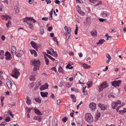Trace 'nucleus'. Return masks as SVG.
<instances>
[{"mask_svg":"<svg viewBox=\"0 0 126 126\" xmlns=\"http://www.w3.org/2000/svg\"><path fill=\"white\" fill-rule=\"evenodd\" d=\"M32 65L34 66L33 70L34 71L39 69V66L40 64V62L38 60H34L33 61H31Z\"/></svg>","mask_w":126,"mask_h":126,"instance_id":"nucleus-1","label":"nucleus"},{"mask_svg":"<svg viewBox=\"0 0 126 126\" xmlns=\"http://www.w3.org/2000/svg\"><path fill=\"white\" fill-rule=\"evenodd\" d=\"M85 119L86 121L90 123H92L93 121V117L90 113H87L85 114Z\"/></svg>","mask_w":126,"mask_h":126,"instance_id":"nucleus-2","label":"nucleus"},{"mask_svg":"<svg viewBox=\"0 0 126 126\" xmlns=\"http://www.w3.org/2000/svg\"><path fill=\"white\" fill-rule=\"evenodd\" d=\"M109 85L106 81L103 82L98 87V91L100 92L102 91L104 89L108 87Z\"/></svg>","mask_w":126,"mask_h":126,"instance_id":"nucleus-3","label":"nucleus"},{"mask_svg":"<svg viewBox=\"0 0 126 126\" xmlns=\"http://www.w3.org/2000/svg\"><path fill=\"white\" fill-rule=\"evenodd\" d=\"M23 21L24 22H26L27 24L29 25L30 23H35V21L34 19L31 18L30 17H26L23 19Z\"/></svg>","mask_w":126,"mask_h":126,"instance_id":"nucleus-4","label":"nucleus"},{"mask_svg":"<svg viewBox=\"0 0 126 126\" xmlns=\"http://www.w3.org/2000/svg\"><path fill=\"white\" fill-rule=\"evenodd\" d=\"M65 32L66 35V38L67 40H68L71 35V29L70 27H69L68 29L66 30Z\"/></svg>","mask_w":126,"mask_h":126,"instance_id":"nucleus-5","label":"nucleus"},{"mask_svg":"<svg viewBox=\"0 0 126 126\" xmlns=\"http://www.w3.org/2000/svg\"><path fill=\"white\" fill-rule=\"evenodd\" d=\"M14 74L12 75V76L17 78L20 75V73L18 71L17 69H15L14 70Z\"/></svg>","mask_w":126,"mask_h":126,"instance_id":"nucleus-6","label":"nucleus"},{"mask_svg":"<svg viewBox=\"0 0 126 126\" xmlns=\"http://www.w3.org/2000/svg\"><path fill=\"white\" fill-rule=\"evenodd\" d=\"M121 82V81L120 80L118 81H113L112 83V86H118L119 85V84Z\"/></svg>","mask_w":126,"mask_h":126,"instance_id":"nucleus-7","label":"nucleus"},{"mask_svg":"<svg viewBox=\"0 0 126 126\" xmlns=\"http://www.w3.org/2000/svg\"><path fill=\"white\" fill-rule=\"evenodd\" d=\"M96 105L93 102L90 103L89 105V107L92 110L94 111L96 109L95 107Z\"/></svg>","mask_w":126,"mask_h":126,"instance_id":"nucleus-8","label":"nucleus"},{"mask_svg":"<svg viewBox=\"0 0 126 126\" xmlns=\"http://www.w3.org/2000/svg\"><path fill=\"white\" fill-rule=\"evenodd\" d=\"M98 106L103 110H104L106 109L107 106L106 105L99 103L98 104Z\"/></svg>","mask_w":126,"mask_h":126,"instance_id":"nucleus-9","label":"nucleus"},{"mask_svg":"<svg viewBox=\"0 0 126 126\" xmlns=\"http://www.w3.org/2000/svg\"><path fill=\"white\" fill-rule=\"evenodd\" d=\"M5 56H6V59L8 60H10L11 58V55L10 53L8 51L6 52L5 53Z\"/></svg>","mask_w":126,"mask_h":126,"instance_id":"nucleus-10","label":"nucleus"},{"mask_svg":"<svg viewBox=\"0 0 126 126\" xmlns=\"http://www.w3.org/2000/svg\"><path fill=\"white\" fill-rule=\"evenodd\" d=\"M48 85L47 83H46L45 84L43 85L42 87L40 88V89L41 91H42L43 90L47 89L48 88Z\"/></svg>","mask_w":126,"mask_h":126,"instance_id":"nucleus-11","label":"nucleus"},{"mask_svg":"<svg viewBox=\"0 0 126 126\" xmlns=\"http://www.w3.org/2000/svg\"><path fill=\"white\" fill-rule=\"evenodd\" d=\"M6 84L9 89H12V82L11 81L9 80L8 79L6 82Z\"/></svg>","mask_w":126,"mask_h":126,"instance_id":"nucleus-12","label":"nucleus"},{"mask_svg":"<svg viewBox=\"0 0 126 126\" xmlns=\"http://www.w3.org/2000/svg\"><path fill=\"white\" fill-rule=\"evenodd\" d=\"M16 52V49L15 47L13 46L11 49V53L13 54H15Z\"/></svg>","mask_w":126,"mask_h":126,"instance_id":"nucleus-13","label":"nucleus"},{"mask_svg":"<svg viewBox=\"0 0 126 126\" xmlns=\"http://www.w3.org/2000/svg\"><path fill=\"white\" fill-rule=\"evenodd\" d=\"M2 17H2V19L5 20H7L8 19L9 20L11 18L8 15L2 16Z\"/></svg>","mask_w":126,"mask_h":126,"instance_id":"nucleus-14","label":"nucleus"},{"mask_svg":"<svg viewBox=\"0 0 126 126\" xmlns=\"http://www.w3.org/2000/svg\"><path fill=\"white\" fill-rule=\"evenodd\" d=\"M4 53L3 50H0V59L1 60H3L4 59Z\"/></svg>","mask_w":126,"mask_h":126,"instance_id":"nucleus-15","label":"nucleus"},{"mask_svg":"<svg viewBox=\"0 0 126 126\" xmlns=\"http://www.w3.org/2000/svg\"><path fill=\"white\" fill-rule=\"evenodd\" d=\"M31 44L32 47H33L35 49H36L37 48V44L35 42L33 41H31Z\"/></svg>","mask_w":126,"mask_h":126,"instance_id":"nucleus-16","label":"nucleus"},{"mask_svg":"<svg viewBox=\"0 0 126 126\" xmlns=\"http://www.w3.org/2000/svg\"><path fill=\"white\" fill-rule=\"evenodd\" d=\"M94 4H95L94 5V6H96L99 5L101 4L102 3V2L101 1H99L98 0H96L95 3H94Z\"/></svg>","mask_w":126,"mask_h":126,"instance_id":"nucleus-17","label":"nucleus"},{"mask_svg":"<svg viewBox=\"0 0 126 126\" xmlns=\"http://www.w3.org/2000/svg\"><path fill=\"white\" fill-rule=\"evenodd\" d=\"M41 94V96L43 97H47V94H48V93L47 92H41L40 93Z\"/></svg>","mask_w":126,"mask_h":126,"instance_id":"nucleus-18","label":"nucleus"},{"mask_svg":"<svg viewBox=\"0 0 126 126\" xmlns=\"http://www.w3.org/2000/svg\"><path fill=\"white\" fill-rule=\"evenodd\" d=\"M117 104L115 102H113L112 104V106L113 109H115L117 106Z\"/></svg>","mask_w":126,"mask_h":126,"instance_id":"nucleus-19","label":"nucleus"},{"mask_svg":"<svg viewBox=\"0 0 126 126\" xmlns=\"http://www.w3.org/2000/svg\"><path fill=\"white\" fill-rule=\"evenodd\" d=\"M82 66L85 69H88L90 67V66L87 64L84 63L82 65Z\"/></svg>","mask_w":126,"mask_h":126,"instance_id":"nucleus-20","label":"nucleus"},{"mask_svg":"<svg viewBox=\"0 0 126 126\" xmlns=\"http://www.w3.org/2000/svg\"><path fill=\"white\" fill-rule=\"evenodd\" d=\"M31 53L32 54H34V56L36 57L37 56V52L36 51L34 50H30Z\"/></svg>","mask_w":126,"mask_h":126,"instance_id":"nucleus-21","label":"nucleus"},{"mask_svg":"<svg viewBox=\"0 0 126 126\" xmlns=\"http://www.w3.org/2000/svg\"><path fill=\"white\" fill-rule=\"evenodd\" d=\"M87 84L88 85V88H89L92 86V82L91 81H89L87 82Z\"/></svg>","mask_w":126,"mask_h":126,"instance_id":"nucleus-22","label":"nucleus"},{"mask_svg":"<svg viewBox=\"0 0 126 126\" xmlns=\"http://www.w3.org/2000/svg\"><path fill=\"white\" fill-rule=\"evenodd\" d=\"M27 101H26L27 103L29 105L31 103V100L29 99V97L28 96H27L26 98Z\"/></svg>","mask_w":126,"mask_h":126,"instance_id":"nucleus-23","label":"nucleus"},{"mask_svg":"<svg viewBox=\"0 0 126 126\" xmlns=\"http://www.w3.org/2000/svg\"><path fill=\"white\" fill-rule=\"evenodd\" d=\"M91 34L93 36L96 35L97 34L96 31L94 30H93L91 32Z\"/></svg>","mask_w":126,"mask_h":126,"instance_id":"nucleus-24","label":"nucleus"},{"mask_svg":"<svg viewBox=\"0 0 126 126\" xmlns=\"http://www.w3.org/2000/svg\"><path fill=\"white\" fill-rule=\"evenodd\" d=\"M105 41V40L104 39L100 40L99 41V42L97 43V45L99 44H103Z\"/></svg>","mask_w":126,"mask_h":126,"instance_id":"nucleus-25","label":"nucleus"},{"mask_svg":"<svg viewBox=\"0 0 126 126\" xmlns=\"http://www.w3.org/2000/svg\"><path fill=\"white\" fill-rule=\"evenodd\" d=\"M45 55L46 56H47L48 57V58L51 59V60H52V61H55V60L54 59L52 58L51 56L50 55H48V54H47L46 53V54H45Z\"/></svg>","mask_w":126,"mask_h":126,"instance_id":"nucleus-26","label":"nucleus"},{"mask_svg":"<svg viewBox=\"0 0 126 126\" xmlns=\"http://www.w3.org/2000/svg\"><path fill=\"white\" fill-rule=\"evenodd\" d=\"M58 71L59 72H61L62 73H65L64 71L61 67H59V68Z\"/></svg>","mask_w":126,"mask_h":126,"instance_id":"nucleus-27","label":"nucleus"},{"mask_svg":"<svg viewBox=\"0 0 126 126\" xmlns=\"http://www.w3.org/2000/svg\"><path fill=\"white\" fill-rule=\"evenodd\" d=\"M34 112L35 113L38 114L39 115H40L42 114L41 112L38 109H35Z\"/></svg>","mask_w":126,"mask_h":126,"instance_id":"nucleus-28","label":"nucleus"},{"mask_svg":"<svg viewBox=\"0 0 126 126\" xmlns=\"http://www.w3.org/2000/svg\"><path fill=\"white\" fill-rule=\"evenodd\" d=\"M44 58L45 61L46 63V65H48L49 64V61L48 59L46 57L45 55Z\"/></svg>","mask_w":126,"mask_h":126,"instance_id":"nucleus-29","label":"nucleus"},{"mask_svg":"<svg viewBox=\"0 0 126 126\" xmlns=\"http://www.w3.org/2000/svg\"><path fill=\"white\" fill-rule=\"evenodd\" d=\"M3 72L1 71H0V78L1 80H3L4 79L3 77Z\"/></svg>","mask_w":126,"mask_h":126,"instance_id":"nucleus-30","label":"nucleus"},{"mask_svg":"<svg viewBox=\"0 0 126 126\" xmlns=\"http://www.w3.org/2000/svg\"><path fill=\"white\" fill-rule=\"evenodd\" d=\"M86 87H83L82 89V92L84 94V95H87L88 94L87 92L85 90Z\"/></svg>","mask_w":126,"mask_h":126,"instance_id":"nucleus-31","label":"nucleus"},{"mask_svg":"<svg viewBox=\"0 0 126 126\" xmlns=\"http://www.w3.org/2000/svg\"><path fill=\"white\" fill-rule=\"evenodd\" d=\"M40 33L42 35L44 33V30L43 27H40Z\"/></svg>","mask_w":126,"mask_h":126,"instance_id":"nucleus-32","label":"nucleus"},{"mask_svg":"<svg viewBox=\"0 0 126 126\" xmlns=\"http://www.w3.org/2000/svg\"><path fill=\"white\" fill-rule=\"evenodd\" d=\"M14 103L13 102L8 104V105L9 107H11L14 106L15 105Z\"/></svg>","mask_w":126,"mask_h":126,"instance_id":"nucleus-33","label":"nucleus"},{"mask_svg":"<svg viewBox=\"0 0 126 126\" xmlns=\"http://www.w3.org/2000/svg\"><path fill=\"white\" fill-rule=\"evenodd\" d=\"M86 23L88 24L91 21V19L89 17H86Z\"/></svg>","mask_w":126,"mask_h":126,"instance_id":"nucleus-34","label":"nucleus"},{"mask_svg":"<svg viewBox=\"0 0 126 126\" xmlns=\"http://www.w3.org/2000/svg\"><path fill=\"white\" fill-rule=\"evenodd\" d=\"M76 29L75 31V34L76 35L77 34L78 31V27L77 24L76 25Z\"/></svg>","mask_w":126,"mask_h":126,"instance_id":"nucleus-35","label":"nucleus"},{"mask_svg":"<svg viewBox=\"0 0 126 126\" xmlns=\"http://www.w3.org/2000/svg\"><path fill=\"white\" fill-rule=\"evenodd\" d=\"M35 101L36 102L40 103L41 102V100L38 98H37L35 99Z\"/></svg>","mask_w":126,"mask_h":126,"instance_id":"nucleus-36","label":"nucleus"},{"mask_svg":"<svg viewBox=\"0 0 126 126\" xmlns=\"http://www.w3.org/2000/svg\"><path fill=\"white\" fill-rule=\"evenodd\" d=\"M11 25V22L9 20H8V23L6 24V27L7 28H8L9 26Z\"/></svg>","mask_w":126,"mask_h":126,"instance_id":"nucleus-37","label":"nucleus"},{"mask_svg":"<svg viewBox=\"0 0 126 126\" xmlns=\"http://www.w3.org/2000/svg\"><path fill=\"white\" fill-rule=\"evenodd\" d=\"M7 113H9L12 118L13 117L14 115V114H12V112L10 110H9L8 111Z\"/></svg>","mask_w":126,"mask_h":126,"instance_id":"nucleus-38","label":"nucleus"},{"mask_svg":"<svg viewBox=\"0 0 126 126\" xmlns=\"http://www.w3.org/2000/svg\"><path fill=\"white\" fill-rule=\"evenodd\" d=\"M6 124V123L5 122H2L0 124V126H4Z\"/></svg>","mask_w":126,"mask_h":126,"instance_id":"nucleus-39","label":"nucleus"},{"mask_svg":"<svg viewBox=\"0 0 126 126\" xmlns=\"http://www.w3.org/2000/svg\"><path fill=\"white\" fill-rule=\"evenodd\" d=\"M29 79H30L31 80H35V77L34 76H31L30 78Z\"/></svg>","mask_w":126,"mask_h":126,"instance_id":"nucleus-40","label":"nucleus"},{"mask_svg":"<svg viewBox=\"0 0 126 126\" xmlns=\"http://www.w3.org/2000/svg\"><path fill=\"white\" fill-rule=\"evenodd\" d=\"M107 58L108 59H111V58L110 56L108 54H106V55Z\"/></svg>","mask_w":126,"mask_h":126,"instance_id":"nucleus-41","label":"nucleus"},{"mask_svg":"<svg viewBox=\"0 0 126 126\" xmlns=\"http://www.w3.org/2000/svg\"><path fill=\"white\" fill-rule=\"evenodd\" d=\"M77 10L78 11V12H79L80 11V7L79 6H77Z\"/></svg>","mask_w":126,"mask_h":126,"instance_id":"nucleus-42","label":"nucleus"},{"mask_svg":"<svg viewBox=\"0 0 126 126\" xmlns=\"http://www.w3.org/2000/svg\"><path fill=\"white\" fill-rule=\"evenodd\" d=\"M53 39L54 41H55L58 44V42L56 37H53Z\"/></svg>","mask_w":126,"mask_h":126,"instance_id":"nucleus-43","label":"nucleus"},{"mask_svg":"<svg viewBox=\"0 0 126 126\" xmlns=\"http://www.w3.org/2000/svg\"><path fill=\"white\" fill-rule=\"evenodd\" d=\"M68 118L67 117H64L63 118L62 120L64 122H66L67 121V120Z\"/></svg>","mask_w":126,"mask_h":126,"instance_id":"nucleus-44","label":"nucleus"},{"mask_svg":"<svg viewBox=\"0 0 126 126\" xmlns=\"http://www.w3.org/2000/svg\"><path fill=\"white\" fill-rule=\"evenodd\" d=\"M78 13L80 14L81 15L84 16L85 15V13L81 11H80Z\"/></svg>","mask_w":126,"mask_h":126,"instance_id":"nucleus-45","label":"nucleus"},{"mask_svg":"<svg viewBox=\"0 0 126 126\" xmlns=\"http://www.w3.org/2000/svg\"><path fill=\"white\" fill-rule=\"evenodd\" d=\"M115 102L117 105L118 104H120L121 103V101L120 100H117Z\"/></svg>","mask_w":126,"mask_h":126,"instance_id":"nucleus-46","label":"nucleus"},{"mask_svg":"<svg viewBox=\"0 0 126 126\" xmlns=\"http://www.w3.org/2000/svg\"><path fill=\"white\" fill-rule=\"evenodd\" d=\"M29 28H31V29H32L33 28V25L32 24V23H30L29 25Z\"/></svg>","mask_w":126,"mask_h":126,"instance_id":"nucleus-47","label":"nucleus"},{"mask_svg":"<svg viewBox=\"0 0 126 126\" xmlns=\"http://www.w3.org/2000/svg\"><path fill=\"white\" fill-rule=\"evenodd\" d=\"M47 54H49L52 55H53L52 53L51 52H50L49 50H47Z\"/></svg>","mask_w":126,"mask_h":126,"instance_id":"nucleus-48","label":"nucleus"},{"mask_svg":"<svg viewBox=\"0 0 126 126\" xmlns=\"http://www.w3.org/2000/svg\"><path fill=\"white\" fill-rule=\"evenodd\" d=\"M10 120V118L9 117H8L6 119H5V121L6 122H9Z\"/></svg>","mask_w":126,"mask_h":126,"instance_id":"nucleus-49","label":"nucleus"},{"mask_svg":"<svg viewBox=\"0 0 126 126\" xmlns=\"http://www.w3.org/2000/svg\"><path fill=\"white\" fill-rule=\"evenodd\" d=\"M55 2L57 4H59L60 3V2L59 0H55Z\"/></svg>","mask_w":126,"mask_h":126,"instance_id":"nucleus-50","label":"nucleus"},{"mask_svg":"<svg viewBox=\"0 0 126 126\" xmlns=\"http://www.w3.org/2000/svg\"><path fill=\"white\" fill-rule=\"evenodd\" d=\"M16 56H17V57H20L21 56H22V54H21V53H17V54L16 55Z\"/></svg>","mask_w":126,"mask_h":126,"instance_id":"nucleus-51","label":"nucleus"},{"mask_svg":"<svg viewBox=\"0 0 126 126\" xmlns=\"http://www.w3.org/2000/svg\"><path fill=\"white\" fill-rule=\"evenodd\" d=\"M48 18V17H44L42 18V20H45V21H47Z\"/></svg>","mask_w":126,"mask_h":126,"instance_id":"nucleus-52","label":"nucleus"},{"mask_svg":"<svg viewBox=\"0 0 126 126\" xmlns=\"http://www.w3.org/2000/svg\"><path fill=\"white\" fill-rule=\"evenodd\" d=\"M1 38L2 40L3 41L5 40V37L4 35H2V36L1 37Z\"/></svg>","mask_w":126,"mask_h":126,"instance_id":"nucleus-53","label":"nucleus"},{"mask_svg":"<svg viewBox=\"0 0 126 126\" xmlns=\"http://www.w3.org/2000/svg\"><path fill=\"white\" fill-rule=\"evenodd\" d=\"M105 14L106 15V16H108L110 15V13H109L106 11Z\"/></svg>","mask_w":126,"mask_h":126,"instance_id":"nucleus-54","label":"nucleus"},{"mask_svg":"<svg viewBox=\"0 0 126 126\" xmlns=\"http://www.w3.org/2000/svg\"><path fill=\"white\" fill-rule=\"evenodd\" d=\"M1 103H2V102L3 101V100H4V97H3V96H1Z\"/></svg>","mask_w":126,"mask_h":126,"instance_id":"nucleus-55","label":"nucleus"},{"mask_svg":"<svg viewBox=\"0 0 126 126\" xmlns=\"http://www.w3.org/2000/svg\"><path fill=\"white\" fill-rule=\"evenodd\" d=\"M78 124H79L80 126H82V123L81 121H78Z\"/></svg>","mask_w":126,"mask_h":126,"instance_id":"nucleus-56","label":"nucleus"},{"mask_svg":"<svg viewBox=\"0 0 126 126\" xmlns=\"http://www.w3.org/2000/svg\"><path fill=\"white\" fill-rule=\"evenodd\" d=\"M53 54L55 57H58V55L56 51H55V52Z\"/></svg>","mask_w":126,"mask_h":126,"instance_id":"nucleus-57","label":"nucleus"},{"mask_svg":"<svg viewBox=\"0 0 126 126\" xmlns=\"http://www.w3.org/2000/svg\"><path fill=\"white\" fill-rule=\"evenodd\" d=\"M50 97L51 98H53L55 97V96L54 94H51L50 95Z\"/></svg>","mask_w":126,"mask_h":126,"instance_id":"nucleus-58","label":"nucleus"},{"mask_svg":"<svg viewBox=\"0 0 126 126\" xmlns=\"http://www.w3.org/2000/svg\"><path fill=\"white\" fill-rule=\"evenodd\" d=\"M39 116H34L33 117V119L35 120H38V117H39Z\"/></svg>","mask_w":126,"mask_h":126,"instance_id":"nucleus-59","label":"nucleus"},{"mask_svg":"<svg viewBox=\"0 0 126 126\" xmlns=\"http://www.w3.org/2000/svg\"><path fill=\"white\" fill-rule=\"evenodd\" d=\"M113 31H114V32L116 31L115 29H114L113 30L110 29L109 30V32H112Z\"/></svg>","mask_w":126,"mask_h":126,"instance_id":"nucleus-60","label":"nucleus"},{"mask_svg":"<svg viewBox=\"0 0 126 126\" xmlns=\"http://www.w3.org/2000/svg\"><path fill=\"white\" fill-rule=\"evenodd\" d=\"M99 21L101 22H103L105 21V20L102 18H100L99 19Z\"/></svg>","mask_w":126,"mask_h":126,"instance_id":"nucleus-61","label":"nucleus"},{"mask_svg":"<svg viewBox=\"0 0 126 126\" xmlns=\"http://www.w3.org/2000/svg\"><path fill=\"white\" fill-rule=\"evenodd\" d=\"M97 117L98 118H99L100 117V113L99 112L97 113L96 115Z\"/></svg>","mask_w":126,"mask_h":126,"instance_id":"nucleus-62","label":"nucleus"},{"mask_svg":"<svg viewBox=\"0 0 126 126\" xmlns=\"http://www.w3.org/2000/svg\"><path fill=\"white\" fill-rule=\"evenodd\" d=\"M60 102L61 101L60 99L58 100L57 101V103L58 105H59L60 104Z\"/></svg>","mask_w":126,"mask_h":126,"instance_id":"nucleus-63","label":"nucleus"},{"mask_svg":"<svg viewBox=\"0 0 126 126\" xmlns=\"http://www.w3.org/2000/svg\"><path fill=\"white\" fill-rule=\"evenodd\" d=\"M32 39L34 40H36L37 39V37L36 36L32 37Z\"/></svg>","mask_w":126,"mask_h":126,"instance_id":"nucleus-64","label":"nucleus"}]
</instances>
